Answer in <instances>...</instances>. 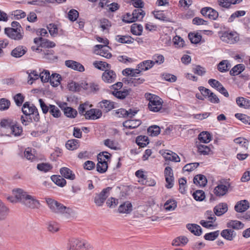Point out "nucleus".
Listing matches in <instances>:
<instances>
[{"label":"nucleus","mask_w":250,"mask_h":250,"mask_svg":"<svg viewBox=\"0 0 250 250\" xmlns=\"http://www.w3.org/2000/svg\"><path fill=\"white\" fill-rule=\"evenodd\" d=\"M13 192L16 198L26 207L32 208H39L40 207L39 201L23 189L19 188L13 190Z\"/></svg>","instance_id":"obj_1"},{"label":"nucleus","mask_w":250,"mask_h":250,"mask_svg":"<svg viewBox=\"0 0 250 250\" xmlns=\"http://www.w3.org/2000/svg\"><path fill=\"white\" fill-rule=\"evenodd\" d=\"M67 250H92V246L86 240L71 238L68 240L66 245Z\"/></svg>","instance_id":"obj_2"},{"label":"nucleus","mask_w":250,"mask_h":250,"mask_svg":"<svg viewBox=\"0 0 250 250\" xmlns=\"http://www.w3.org/2000/svg\"><path fill=\"white\" fill-rule=\"evenodd\" d=\"M45 201L49 208L54 213L70 215L73 212L72 210L69 208H67L52 198H46Z\"/></svg>","instance_id":"obj_3"},{"label":"nucleus","mask_w":250,"mask_h":250,"mask_svg":"<svg viewBox=\"0 0 250 250\" xmlns=\"http://www.w3.org/2000/svg\"><path fill=\"white\" fill-rule=\"evenodd\" d=\"M145 98L149 101L148 108L153 112H158L162 107L163 101L162 99L157 95L151 93H146Z\"/></svg>","instance_id":"obj_4"},{"label":"nucleus","mask_w":250,"mask_h":250,"mask_svg":"<svg viewBox=\"0 0 250 250\" xmlns=\"http://www.w3.org/2000/svg\"><path fill=\"white\" fill-rule=\"evenodd\" d=\"M21 110L26 116L32 115L35 122H38L40 121V115L37 107L29 102H26L23 104Z\"/></svg>","instance_id":"obj_5"},{"label":"nucleus","mask_w":250,"mask_h":250,"mask_svg":"<svg viewBox=\"0 0 250 250\" xmlns=\"http://www.w3.org/2000/svg\"><path fill=\"white\" fill-rule=\"evenodd\" d=\"M221 40L228 43H234L239 40L237 32H219Z\"/></svg>","instance_id":"obj_6"},{"label":"nucleus","mask_w":250,"mask_h":250,"mask_svg":"<svg viewBox=\"0 0 250 250\" xmlns=\"http://www.w3.org/2000/svg\"><path fill=\"white\" fill-rule=\"evenodd\" d=\"M41 37L36 38L34 40L35 43L39 44L40 46L44 48H52L55 46V43L48 40L43 38V37H45L48 32H40Z\"/></svg>","instance_id":"obj_7"},{"label":"nucleus","mask_w":250,"mask_h":250,"mask_svg":"<svg viewBox=\"0 0 250 250\" xmlns=\"http://www.w3.org/2000/svg\"><path fill=\"white\" fill-rule=\"evenodd\" d=\"M111 189L110 187H107L103 189L100 193L96 194L94 198V203L96 206L98 207L103 206L106 198L109 196Z\"/></svg>","instance_id":"obj_8"},{"label":"nucleus","mask_w":250,"mask_h":250,"mask_svg":"<svg viewBox=\"0 0 250 250\" xmlns=\"http://www.w3.org/2000/svg\"><path fill=\"white\" fill-rule=\"evenodd\" d=\"M200 12L203 16L211 20H216L218 17V12L211 7H204L201 9Z\"/></svg>","instance_id":"obj_9"},{"label":"nucleus","mask_w":250,"mask_h":250,"mask_svg":"<svg viewBox=\"0 0 250 250\" xmlns=\"http://www.w3.org/2000/svg\"><path fill=\"white\" fill-rule=\"evenodd\" d=\"M94 53L107 59L112 57V54L107 49L106 46L98 44L95 46Z\"/></svg>","instance_id":"obj_10"},{"label":"nucleus","mask_w":250,"mask_h":250,"mask_svg":"<svg viewBox=\"0 0 250 250\" xmlns=\"http://www.w3.org/2000/svg\"><path fill=\"white\" fill-rule=\"evenodd\" d=\"M116 74L112 70H106L102 75V80L106 83H112L116 79Z\"/></svg>","instance_id":"obj_11"},{"label":"nucleus","mask_w":250,"mask_h":250,"mask_svg":"<svg viewBox=\"0 0 250 250\" xmlns=\"http://www.w3.org/2000/svg\"><path fill=\"white\" fill-rule=\"evenodd\" d=\"M102 115L101 110L98 109H91L85 112L84 116L86 119L96 120L100 118Z\"/></svg>","instance_id":"obj_12"},{"label":"nucleus","mask_w":250,"mask_h":250,"mask_svg":"<svg viewBox=\"0 0 250 250\" xmlns=\"http://www.w3.org/2000/svg\"><path fill=\"white\" fill-rule=\"evenodd\" d=\"M65 65L72 69L81 72L84 71V66L80 62L73 60H67L65 62Z\"/></svg>","instance_id":"obj_13"},{"label":"nucleus","mask_w":250,"mask_h":250,"mask_svg":"<svg viewBox=\"0 0 250 250\" xmlns=\"http://www.w3.org/2000/svg\"><path fill=\"white\" fill-rule=\"evenodd\" d=\"M66 103H63L62 105L60 106L61 109L63 111L64 114L70 118H75L78 114L77 110L71 107L66 106Z\"/></svg>","instance_id":"obj_14"},{"label":"nucleus","mask_w":250,"mask_h":250,"mask_svg":"<svg viewBox=\"0 0 250 250\" xmlns=\"http://www.w3.org/2000/svg\"><path fill=\"white\" fill-rule=\"evenodd\" d=\"M99 107L105 112L114 108V103L109 100H104L99 103Z\"/></svg>","instance_id":"obj_15"},{"label":"nucleus","mask_w":250,"mask_h":250,"mask_svg":"<svg viewBox=\"0 0 250 250\" xmlns=\"http://www.w3.org/2000/svg\"><path fill=\"white\" fill-rule=\"evenodd\" d=\"M213 210L215 215L220 216L228 211V205L225 203H220L214 208Z\"/></svg>","instance_id":"obj_16"},{"label":"nucleus","mask_w":250,"mask_h":250,"mask_svg":"<svg viewBox=\"0 0 250 250\" xmlns=\"http://www.w3.org/2000/svg\"><path fill=\"white\" fill-rule=\"evenodd\" d=\"M249 208V202L244 200L238 202L234 206V209L238 212H243L245 211Z\"/></svg>","instance_id":"obj_17"},{"label":"nucleus","mask_w":250,"mask_h":250,"mask_svg":"<svg viewBox=\"0 0 250 250\" xmlns=\"http://www.w3.org/2000/svg\"><path fill=\"white\" fill-rule=\"evenodd\" d=\"M26 52L27 49L26 47L20 45L11 51V55L15 58H20L24 55Z\"/></svg>","instance_id":"obj_18"},{"label":"nucleus","mask_w":250,"mask_h":250,"mask_svg":"<svg viewBox=\"0 0 250 250\" xmlns=\"http://www.w3.org/2000/svg\"><path fill=\"white\" fill-rule=\"evenodd\" d=\"M162 155L166 160H169L176 162L180 161V159L178 155L174 152L170 150H167L164 152Z\"/></svg>","instance_id":"obj_19"},{"label":"nucleus","mask_w":250,"mask_h":250,"mask_svg":"<svg viewBox=\"0 0 250 250\" xmlns=\"http://www.w3.org/2000/svg\"><path fill=\"white\" fill-rule=\"evenodd\" d=\"M60 173L62 177L69 180H74L75 179V175L73 171L69 168L63 167L60 169Z\"/></svg>","instance_id":"obj_20"},{"label":"nucleus","mask_w":250,"mask_h":250,"mask_svg":"<svg viewBox=\"0 0 250 250\" xmlns=\"http://www.w3.org/2000/svg\"><path fill=\"white\" fill-rule=\"evenodd\" d=\"M231 65L229 61L224 60L221 61L217 65V69L222 73L226 72L229 70Z\"/></svg>","instance_id":"obj_21"},{"label":"nucleus","mask_w":250,"mask_h":250,"mask_svg":"<svg viewBox=\"0 0 250 250\" xmlns=\"http://www.w3.org/2000/svg\"><path fill=\"white\" fill-rule=\"evenodd\" d=\"M228 190V187L224 185L220 184L216 186L214 189V193L217 196H223Z\"/></svg>","instance_id":"obj_22"},{"label":"nucleus","mask_w":250,"mask_h":250,"mask_svg":"<svg viewBox=\"0 0 250 250\" xmlns=\"http://www.w3.org/2000/svg\"><path fill=\"white\" fill-rule=\"evenodd\" d=\"M187 228L192 233L197 236H200L202 234L201 227L195 224H188Z\"/></svg>","instance_id":"obj_23"},{"label":"nucleus","mask_w":250,"mask_h":250,"mask_svg":"<svg viewBox=\"0 0 250 250\" xmlns=\"http://www.w3.org/2000/svg\"><path fill=\"white\" fill-rule=\"evenodd\" d=\"M141 124V121L140 120H128L124 122L123 124L124 127L129 129L135 128Z\"/></svg>","instance_id":"obj_24"},{"label":"nucleus","mask_w":250,"mask_h":250,"mask_svg":"<svg viewBox=\"0 0 250 250\" xmlns=\"http://www.w3.org/2000/svg\"><path fill=\"white\" fill-rule=\"evenodd\" d=\"M193 183L196 185L204 187L207 185V179L204 175L198 174L194 177Z\"/></svg>","instance_id":"obj_25"},{"label":"nucleus","mask_w":250,"mask_h":250,"mask_svg":"<svg viewBox=\"0 0 250 250\" xmlns=\"http://www.w3.org/2000/svg\"><path fill=\"white\" fill-rule=\"evenodd\" d=\"M221 235L226 240L231 241L235 237L236 233L232 229H226L221 231Z\"/></svg>","instance_id":"obj_26"},{"label":"nucleus","mask_w":250,"mask_h":250,"mask_svg":"<svg viewBox=\"0 0 250 250\" xmlns=\"http://www.w3.org/2000/svg\"><path fill=\"white\" fill-rule=\"evenodd\" d=\"M145 81V79L142 78H131L126 80H125L124 82L131 86H137L143 83Z\"/></svg>","instance_id":"obj_27"},{"label":"nucleus","mask_w":250,"mask_h":250,"mask_svg":"<svg viewBox=\"0 0 250 250\" xmlns=\"http://www.w3.org/2000/svg\"><path fill=\"white\" fill-rule=\"evenodd\" d=\"M132 13L134 22L136 21H141L146 15L145 12L142 8L135 9L133 11Z\"/></svg>","instance_id":"obj_28"},{"label":"nucleus","mask_w":250,"mask_h":250,"mask_svg":"<svg viewBox=\"0 0 250 250\" xmlns=\"http://www.w3.org/2000/svg\"><path fill=\"white\" fill-rule=\"evenodd\" d=\"M154 66V62L151 60H146L137 65V67L140 68L142 71H146Z\"/></svg>","instance_id":"obj_29"},{"label":"nucleus","mask_w":250,"mask_h":250,"mask_svg":"<svg viewBox=\"0 0 250 250\" xmlns=\"http://www.w3.org/2000/svg\"><path fill=\"white\" fill-rule=\"evenodd\" d=\"M198 152L203 155H210L212 153L210 146L199 144L197 145Z\"/></svg>","instance_id":"obj_30"},{"label":"nucleus","mask_w":250,"mask_h":250,"mask_svg":"<svg viewBox=\"0 0 250 250\" xmlns=\"http://www.w3.org/2000/svg\"><path fill=\"white\" fill-rule=\"evenodd\" d=\"M130 89H124L123 91H112L111 93L117 98L123 100L129 95Z\"/></svg>","instance_id":"obj_31"},{"label":"nucleus","mask_w":250,"mask_h":250,"mask_svg":"<svg viewBox=\"0 0 250 250\" xmlns=\"http://www.w3.org/2000/svg\"><path fill=\"white\" fill-rule=\"evenodd\" d=\"M51 179L56 185L61 187H63L66 184V180L60 175H52Z\"/></svg>","instance_id":"obj_32"},{"label":"nucleus","mask_w":250,"mask_h":250,"mask_svg":"<svg viewBox=\"0 0 250 250\" xmlns=\"http://www.w3.org/2000/svg\"><path fill=\"white\" fill-rule=\"evenodd\" d=\"M132 206L131 204L129 202H125L121 204L118 208V211L120 213H129L132 210Z\"/></svg>","instance_id":"obj_33"},{"label":"nucleus","mask_w":250,"mask_h":250,"mask_svg":"<svg viewBox=\"0 0 250 250\" xmlns=\"http://www.w3.org/2000/svg\"><path fill=\"white\" fill-rule=\"evenodd\" d=\"M236 102L237 104L241 108H249L250 106V101L242 97H237Z\"/></svg>","instance_id":"obj_34"},{"label":"nucleus","mask_w":250,"mask_h":250,"mask_svg":"<svg viewBox=\"0 0 250 250\" xmlns=\"http://www.w3.org/2000/svg\"><path fill=\"white\" fill-rule=\"evenodd\" d=\"M188 37L192 43L197 44L202 41V36L199 32H189Z\"/></svg>","instance_id":"obj_35"},{"label":"nucleus","mask_w":250,"mask_h":250,"mask_svg":"<svg viewBox=\"0 0 250 250\" xmlns=\"http://www.w3.org/2000/svg\"><path fill=\"white\" fill-rule=\"evenodd\" d=\"M198 139L200 142L207 144L211 141V136L209 132L203 131L199 134Z\"/></svg>","instance_id":"obj_36"},{"label":"nucleus","mask_w":250,"mask_h":250,"mask_svg":"<svg viewBox=\"0 0 250 250\" xmlns=\"http://www.w3.org/2000/svg\"><path fill=\"white\" fill-rule=\"evenodd\" d=\"M227 226L228 228L235 229H242L244 227V225L237 220H230L227 223Z\"/></svg>","instance_id":"obj_37"},{"label":"nucleus","mask_w":250,"mask_h":250,"mask_svg":"<svg viewBox=\"0 0 250 250\" xmlns=\"http://www.w3.org/2000/svg\"><path fill=\"white\" fill-rule=\"evenodd\" d=\"M136 142L140 147H144L149 143L148 138L146 136H139L136 138Z\"/></svg>","instance_id":"obj_38"},{"label":"nucleus","mask_w":250,"mask_h":250,"mask_svg":"<svg viewBox=\"0 0 250 250\" xmlns=\"http://www.w3.org/2000/svg\"><path fill=\"white\" fill-rule=\"evenodd\" d=\"M79 141L77 139L69 140L67 141L65 146L69 150H75L79 146Z\"/></svg>","instance_id":"obj_39"},{"label":"nucleus","mask_w":250,"mask_h":250,"mask_svg":"<svg viewBox=\"0 0 250 250\" xmlns=\"http://www.w3.org/2000/svg\"><path fill=\"white\" fill-rule=\"evenodd\" d=\"M245 69V66L243 64H238L235 65L229 71L232 76H235L239 74Z\"/></svg>","instance_id":"obj_40"},{"label":"nucleus","mask_w":250,"mask_h":250,"mask_svg":"<svg viewBox=\"0 0 250 250\" xmlns=\"http://www.w3.org/2000/svg\"><path fill=\"white\" fill-rule=\"evenodd\" d=\"M61 76L57 73L52 74L50 78V83L53 86H57L60 83Z\"/></svg>","instance_id":"obj_41"},{"label":"nucleus","mask_w":250,"mask_h":250,"mask_svg":"<svg viewBox=\"0 0 250 250\" xmlns=\"http://www.w3.org/2000/svg\"><path fill=\"white\" fill-rule=\"evenodd\" d=\"M83 88L89 92H96L99 89L98 84L91 83L83 84Z\"/></svg>","instance_id":"obj_42"},{"label":"nucleus","mask_w":250,"mask_h":250,"mask_svg":"<svg viewBox=\"0 0 250 250\" xmlns=\"http://www.w3.org/2000/svg\"><path fill=\"white\" fill-rule=\"evenodd\" d=\"M8 214V209L0 201V221L5 220Z\"/></svg>","instance_id":"obj_43"},{"label":"nucleus","mask_w":250,"mask_h":250,"mask_svg":"<svg viewBox=\"0 0 250 250\" xmlns=\"http://www.w3.org/2000/svg\"><path fill=\"white\" fill-rule=\"evenodd\" d=\"M27 73L28 74V83L30 84H32L33 81L38 80L40 78V74L36 70H31L27 71Z\"/></svg>","instance_id":"obj_44"},{"label":"nucleus","mask_w":250,"mask_h":250,"mask_svg":"<svg viewBox=\"0 0 250 250\" xmlns=\"http://www.w3.org/2000/svg\"><path fill=\"white\" fill-rule=\"evenodd\" d=\"M12 27H5L4 31H21L22 30V28L20 24L16 21H14L11 23Z\"/></svg>","instance_id":"obj_45"},{"label":"nucleus","mask_w":250,"mask_h":250,"mask_svg":"<svg viewBox=\"0 0 250 250\" xmlns=\"http://www.w3.org/2000/svg\"><path fill=\"white\" fill-rule=\"evenodd\" d=\"M107 168V162H100V161H98L96 166L97 171L101 173H104L106 171Z\"/></svg>","instance_id":"obj_46"},{"label":"nucleus","mask_w":250,"mask_h":250,"mask_svg":"<svg viewBox=\"0 0 250 250\" xmlns=\"http://www.w3.org/2000/svg\"><path fill=\"white\" fill-rule=\"evenodd\" d=\"M10 39L14 40H20L24 36V32H5Z\"/></svg>","instance_id":"obj_47"},{"label":"nucleus","mask_w":250,"mask_h":250,"mask_svg":"<svg viewBox=\"0 0 250 250\" xmlns=\"http://www.w3.org/2000/svg\"><path fill=\"white\" fill-rule=\"evenodd\" d=\"M49 112L54 118H59L61 116V112L58 107L55 105H50Z\"/></svg>","instance_id":"obj_48"},{"label":"nucleus","mask_w":250,"mask_h":250,"mask_svg":"<svg viewBox=\"0 0 250 250\" xmlns=\"http://www.w3.org/2000/svg\"><path fill=\"white\" fill-rule=\"evenodd\" d=\"M177 207V202L174 200H167L164 204V208L167 211H172Z\"/></svg>","instance_id":"obj_49"},{"label":"nucleus","mask_w":250,"mask_h":250,"mask_svg":"<svg viewBox=\"0 0 250 250\" xmlns=\"http://www.w3.org/2000/svg\"><path fill=\"white\" fill-rule=\"evenodd\" d=\"M11 132L15 137L20 136L22 134V128L18 125L14 124L10 130Z\"/></svg>","instance_id":"obj_50"},{"label":"nucleus","mask_w":250,"mask_h":250,"mask_svg":"<svg viewBox=\"0 0 250 250\" xmlns=\"http://www.w3.org/2000/svg\"><path fill=\"white\" fill-rule=\"evenodd\" d=\"M37 169L44 172H47L52 168V166L48 163H41L37 165Z\"/></svg>","instance_id":"obj_51"},{"label":"nucleus","mask_w":250,"mask_h":250,"mask_svg":"<svg viewBox=\"0 0 250 250\" xmlns=\"http://www.w3.org/2000/svg\"><path fill=\"white\" fill-rule=\"evenodd\" d=\"M147 132L151 136H156L160 134V128L156 125H152L148 128Z\"/></svg>","instance_id":"obj_52"},{"label":"nucleus","mask_w":250,"mask_h":250,"mask_svg":"<svg viewBox=\"0 0 250 250\" xmlns=\"http://www.w3.org/2000/svg\"><path fill=\"white\" fill-rule=\"evenodd\" d=\"M116 40L121 43H129L130 42H133L134 40V38L130 36H117L116 37Z\"/></svg>","instance_id":"obj_53"},{"label":"nucleus","mask_w":250,"mask_h":250,"mask_svg":"<svg viewBox=\"0 0 250 250\" xmlns=\"http://www.w3.org/2000/svg\"><path fill=\"white\" fill-rule=\"evenodd\" d=\"M10 101L5 98L0 99V110H6L8 109L10 105Z\"/></svg>","instance_id":"obj_54"},{"label":"nucleus","mask_w":250,"mask_h":250,"mask_svg":"<svg viewBox=\"0 0 250 250\" xmlns=\"http://www.w3.org/2000/svg\"><path fill=\"white\" fill-rule=\"evenodd\" d=\"M14 124L11 120L8 119H2L0 123L1 127L10 130Z\"/></svg>","instance_id":"obj_55"},{"label":"nucleus","mask_w":250,"mask_h":250,"mask_svg":"<svg viewBox=\"0 0 250 250\" xmlns=\"http://www.w3.org/2000/svg\"><path fill=\"white\" fill-rule=\"evenodd\" d=\"M111 26V22L107 19H102L100 21V26L103 30H109Z\"/></svg>","instance_id":"obj_56"},{"label":"nucleus","mask_w":250,"mask_h":250,"mask_svg":"<svg viewBox=\"0 0 250 250\" xmlns=\"http://www.w3.org/2000/svg\"><path fill=\"white\" fill-rule=\"evenodd\" d=\"M192 196L196 201H202L205 198V192L202 190H197L193 192Z\"/></svg>","instance_id":"obj_57"},{"label":"nucleus","mask_w":250,"mask_h":250,"mask_svg":"<svg viewBox=\"0 0 250 250\" xmlns=\"http://www.w3.org/2000/svg\"><path fill=\"white\" fill-rule=\"evenodd\" d=\"M43 58L50 61H53L57 59L54 55V52L52 50H45L43 51Z\"/></svg>","instance_id":"obj_58"},{"label":"nucleus","mask_w":250,"mask_h":250,"mask_svg":"<svg viewBox=\"0 0 250 250\" xmlns=\"http://www.w3.org/2000/svg\"><path fill=\"white\" fill-rule=\"evenodd\" d=\"M173 42L176 47H183L185 44V41L180 36H175L173 39Z\"/></svg>","instance_id":"obj_59"},{"label":"nucleus","mask_w":250,"mask_h":250,"mask_svg":"<svg viewBox=\"0 0 250 250\" xmlns=\"http://www.w3.org/2000/svg\"><path fill=\"white\" fill-rule=\"evenodd\" d=\"M24 96L21 93L16 94L14 97V100L16 104L18 106H21L24 100Z\"/></svg>","instance_id":"obj_60"},{"label":"nucleus","mask_w":250,"mask_h":250,"mask_svg":"<svg viewBox=\"0 0 250 250\" xmlns=\"http://www.w3.org/2000/svg\"><path fill=\"white\" fill-rule=\"evenodd\" d=\"M50 73L48 70H44L42 72L40 73V78L43 83H46L50 81Z\"/></svg>","instance_id":"obj_61"},{"label":"nucleus","mask_w":250,"mask_h":250,"mask_svg":"<svg viewBox=\"0 0 250 250\" xmlns=\"http://www.w3.org/2000/svg\"><path fill=\"white\" fill-rule=\"evenodd\" d=\"M219 234V230H216L213 232L208 233L204 235V238L207 240L213 241L218 236Z\"/></svg>","instance_id":"obj_62"},{"label":"nucleus","mask_w":250,"mask_h":250,"mask_svg":"<svg viewBox=\"0 0 250 250\" xmlns=\"http://www.w3.org/2000/svg\"><path fill=\"white\" fill-rule=\"evenodd\" d=\"M60 227L59 224L55 222H50L48 223L47 229L48 230L53 233L58 231Z\"/></svg>","instance_id":"obj_63"},{"label":"nucleus","mask_w":250,"mask_h":250,"mask_svg":"<svg viewBox=\"0 0 250 250\" xmlns=\"http://www.w3.org/2000/svg\"><path fill=\"white\" fill-rule=\"evenodd\" d=\"M110 158V155L106 151L100 153L97 156L98 161L100 162H107Z\"/></svg>","instance_id":"obj_64"}]
</instances>
